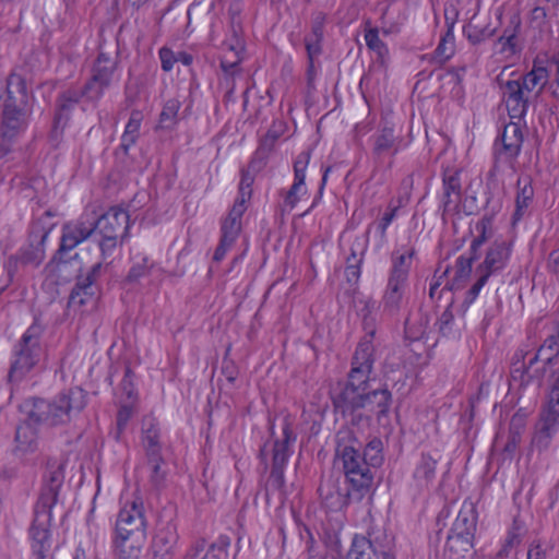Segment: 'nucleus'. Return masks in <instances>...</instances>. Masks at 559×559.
<instances>
[{
	"instance_id": "nucleus-13",
	"label": "nucleus",
	"mask_w": 559,
	"mask_h": 559,
	"mask_svg": "<svg viewBox=\"0 0 559 559\" xmlns=\"http://www.w3.org/2000/svg\"><path fill=\"white\" fill-rule=\"evenodd\" d=\"M49 233L50 228H46L40 221L32 224L27 245L20 250L19 260L21 263L38 266L44 261L45 242Z\"/></svg>"
},
{
	"instance_id": "nucleus-58",
	"label": "nucleus",
	"mask_w": 559,
	"mask_h": 559,
	"mask_svg": "<svg viewBox=\"0 0 559 559\" xmlns=\"http://www.w3.org/2000/svg\"><path fill=\"white\" fill-rule=\"evenodd\" d=\"M119 242L122 243L121 238H117L115 236H102V240L99 241L102 257L104 259L110 257Z\"/></svg>"
},
{
	"instance_id": "nucleus-48",
	"label": "nucleus",
	"mask_w": 559,
	"mask_h": 559,
	"mask_svg": "<svg viewBox=\"0 0 559 559\" xmlns=\"http://www.w3.org/2000/svg\"><path fill=\"white\" fill-rule=\"evenodd\" d=\"M104 271L105 267L102 262L95 263L85 275L79 274L76 276V281L85 285L92 286L93 289L98 290L97 282L100 278Z\"/></svg>"
},
{
	"instance_id": "nucleus-63",
	"label": "nucleus",
	"mask_w": 559,
	"mask_h": 559,
	"mask_svg": "<svg viewBox=\"0 0 559 559\" xmlns=\"http://www.w3.org/2000/svg\"><path fill=\"white\" fill-rule=\"evenodd\" d=\"M142 120H143L142 112L140 110H132L129 121L126 124L124 132L128 134H133L139 138V131H140Z\"/></svg>"
},
{
	"instance_id": "nucleus-51",
	"label": "nucleus",
	"mask_w": 559,
	"mask_h": 559,
	"mask_svg": "<svg viewBox=\"0 0 559 559\" xmlns=\"http://www.w3.org/2000/svg\"><path fill=\"white\" fill-rule=\"evenodd\" d=\"M522 535L519 527H512L506 537V540L501 547V549L498 552L499 557H507L509 556L510 551L518 547L521 543Z\"/></svg>"
},
{
	"instance_id": "nucleus-35",
	"label": "nucleus",
	"mask_w": 559,
	"mask_h": 559,
	"mask_svg": "<svg viewBox=\"0 0 559 559\" xmlns=\"http://www.w3.org/2000/svg\"><path fill=\"white\" fill-rule=\"evenodd\" d=\"M520 27V19L513 16L510 20V24L503 29L502 35L498 38V43L502 45V52L510 51L515 53L519 50L516 40Z\"/></svg>"
},
{
	"instance_id": "nucleus-30",
	"label": "nucleus",
	"mask_w": 559,
	"mask_h": 559,
	"mask_svg": "<svg viewBox=\"0 0 559 559\" xmlns=\"http://www.w3.org/2000/svg\"><path fill=\"white\" fill-rule=\"evenodd\" d=\"M247 209L239 205H233L227 216L223 219L221 225V237L233 242L236 241L241 231V217Z\"/></svg>"
},
{
	"instance_id": "nucleus-25",
	"label": "nucleus",
	"mask_w": 559,
	"mask_h": 559,
	"mask_svg": "<svg viewBox=\"0 0 559 559\" xmlns=\"http://www.w3.org/2000/svg\"><path fill=\"white\" fill-rule=\"evenodd\" d=\"M326 15L318 12L311 22V33L305 37L307 56L314 58L322 52V40Z\"/></svg>"
},
{
	"instance_id": "nucleus-42",
	"label": "nucleus",
	"mask_w": 559,
	"mask_h": 559,
	"mask_svg": "<svg viewBox=\"0 0 559 559\" xmlns=\"http://www.w3.org/2000/svg\"><path fill=\"white\" fill-rule=\"evenodd\" d=\"M475 530L476 521L472 511H461L453 523L451 533L457 535H465V533H468L471 537H474Z\"/></svg>"
},
{
	"instance_id": "nucleus-21",
	"label": "nucleus",
	"mask_w": 559,
	"mask_h": 559,
	"mask_svg": "<svg viewBox=\"0 0 559 559\" xmlns=\"http://www.w3.org/2000/svg\"><path fill=\"white\" fill-rule=\"evenodd\" d=\"M115 396L120 405L117 414V438H119L136 409L138 392L134 386H118Z\"/></svg>"
},
{
	"instance_id": "nucleus-31",
	"label": "nucleus",
	"mask_w": 559,
	"mask_h": 559,
	"mask_svg": "<svg viewBox=\"0 0 559 559\" xmlns=\"http://www.w3.org/2000/svg\"><path fill=\"white\" fill-rule=\"evenodd\" d=\"M495 33L496 28H490L488 24L481 23L476 15L463 27V34L472 45H478L491 38Z\"/></svg>"
},
{
	"instance_id": "nucleus-28",
	"label": "nucleus",
	"mask_w": 559,
	"mask_h": 559,
	"mask_svg": "<svg viewBox=\"0 0 559 559\" xmlns=\"http://www.w3.org/2000/svg\"><path fill=\"white\" fill-rule=\"evenodd\" d=\"M359 304L361 308L358 310V316L361 319L362 330L366 332L364 337H369V342H372L377 332V310L379 306L371 297L360 299Z\"/></svg>"
},
{
	"instance_id": "nucleus-10",
	"label": "nucleus",
	"mask_w": 559,
	"mask_h": 559,
	"mask_svg": "<svg viewBox=\"0 0 559 559\" xmlns=\"http://www.w3.org/2000/svg\"><path fill=\"white\" fill-rule=\"evenodd\" d=\"M373 362V343L369 342V337H362L352 357L347 384H368L370 381H377L376 377L372 376Z\"/></svg>"
},
{
	"instance_id": "nucleus-32",
	"label": "nucleus",
	"mask_w": 559,
	"mask_h": 559,
	"mask_svg": "<svg viewBox=\"0 0 559 559\" xmlns=\"http://www.w3.org/2000/svg\"><path fill=\"white\" fill-rule=\"evenodd\" d=\"M97 289L92 286L85 285L79 281L75 282L68 299V308L74 311L80 310L82 307L95 300Z\"/></svg>"
},
{
	"instance_id": "nucleus-23",
	"label": "nucleus",
	"mask_w": 559,
	"mask_h": 559,
	"mask_svg": "<svg viewBox=\"0 0 559 559\" xmlns=\"http://www.w3.org/2000/svg\"><path fill=\"white\" fill-rule=\"evenodd\" d=\"M549 78L550 70L548 67L544 64L543 60L535 59L532 69L519 80L527 93L537 88L536 96H538L547 86L550 87Z\"/></svg>"
},
{
	"instance_id": "nucleus-34",
	"label": "nucleus",
	"mask_w": 559,
	"mask_h": 559,
	"mask_svg": "<svg viewBox=\"0 0 559 559\" xmlns=\"http://www.w3.org/2000/svg\"><path fill=\"white\" fill-rule=\"evenodd\" d=\"M255 160L252 159L249 164V168L241 169V179L238 188V197L234 202V205L247 209V203L250 201L252 195V185L254 182V176L250 173V168L254 169Z\"/></svg>"
},
{
	"instance_id": "nucleus-14",
	"label": "nucleus",
	"mask_w": 559,
	"mask_h": 559,
	"mask_svg": "<svg viewBox=\"0 0 559 559\" xmlns=\"http://www.w3.org/2000/svg\"><path fill=\"white\" fill-rule=\"evenodd\" d=\"M503 100L511 119L523 120L525 117L530 99L526 88L520 80H509L502 85Z\"/></svg>"
},
{
	"instance_id": "nucleus-52",
	"label": "nucleus",
	"mask_w": 559,
	"mask_h": 559,
	"mask_svg": "<svg viewBox=\"0 0 559 559\" xmlns=\"http://www.w3.org/2000/svg\"><path fill=\"white\" fill-rule=\"evenodd\" d=\"M148 274V266H147V258L143 257L139 262H135L130 271L128 272V275L126 276L127 283H136L140 278Z\"/></svg>"
},
{
	"instance_id": "nucleus-18",
	"label": "nucleus",
	"mask_w": 559,
	"mask_h": 559,
	"mask_svg": "<svg viewBox=\"0 0 559 559\" xmlns=\"http://www.w3.org/2000/svg\"><path fill=\"white\" fill-rule=\"evenodd\" d=\"M33 92L28 90L26 79L12 72L7 78V97L3 105L33 109Z\"/></svg>"
},
{
	"instance_id": "nucleus-9",
	"label": "nucleus",
	"mask_w": 559,
	"mask_h": 559,
	"mask_svg": "<svg viewBox=\"0 0 559 559\" xmlns=\"http://www.w3.org/2000/svg\"><path fill=\"white\" fill-rule=\"evenodd\" d=\"M145 518L142 502L132 500L120 509L116 522V537H138L145 539Z\"/></svg>"
},
{
	"instance_id": "nucleus-33",
	"label": "nucleus",
	"mask_w": 559,
	"mask_h": 559,
	"mask_svg": "<svg viewBox=\"0 0 559 559\" xmlns=\"http://www.w3.org/2000/svg\"><path fill=\"white\" fill-rule=\"evenodd\" d=\"M145 539L138 537H116V554L118 559H140Z\"/></svg>"
},
{
	"instance_id": "nucleus-41",
	"label": "nucleus",
	"mask_w": 559,
	"mask_h": 559,
	"mask_svg": "<svg viewBox=\"0 0 559 559\" xmlns=\"http://www.w3.org/2000/svg\"><path fill=\"white\" fill-rule=\"evenodd\" d=\"M180 109V102L176 98L168 99L159 115L158 126L162 129H171L177 123V116Z\"/></svg>"
},
{
	"instance_id": "nucleus-64",
	"label": "nucleus",
	"mask_w": 559,
	"mask_h": 559,
	"mask_svg": "<svg viewBox=\"0 0 559 559\" xmlns=\"http://www.w3.org/2000/svg\"><path fill=\"white\" fill-rule=\"evenodd\" d=\"M493 214H485L475 225L477 233L492 237L493 228Z\"/></svg>"
},
{
	"instance_id": "nucleus-17",
	"label": "nucleus",
	"mask_w": 559,
	"mask_h": 559,
	"mask_svg": "<svg viewBox=\"0 0 559 559\" xmlns=\"http://www.w3.org/2000/svg\"><path fill=\"white\" fill-rule=\"evenodd\" d=\"M31 114V108L2 105L0 116L1 134L7 138H16L26 129Z\"/></svg>"
},
{
	"instance_id": "nucleus-5",
	"label": "nucleus",
	"mask_w": 559,
	"mask_h": 559,
	"mask_svg": "<svg viewBox=\"0 0 559 559\" xmlns=\"http://www.w3.org/2000/svg\"><path fill=\"white\" fill-rule=\"evenodd\" d=\"M57 486H50L40 495L35 510V520L31 527L32 549L39 559H44L50 549L49 523L52 514L51 509L57 501Z\"/></svg>"
},
{
	"instance_id": "nucleus-6",
	"label": "nucleus",
	"mask_w": 559,
	"mask_h": 559,
	"mask_svg": "<svg viewBox=\"0 0 559 559\" xmlns=\"http://www.w3.org/2000/svg\"><path fill=\"white\" fill-rule=\"evenodd\" d=\"M524 136L521 120L511 121L504 126L503 131L495 141L493 166L488 178H495L498 164L503 162L514 168L515 160L521 153Z\"/></svg>"
},
{
	"instance_id": "nucleus-40",
	"label": "nucleus",
	"mask_w": 559,
	"mask_h": 559,
	"mask_svg": "<svg viewBox=\"0 0 559 559\" xmlns=\"http://www.w3.org/2000/svg\"><path fill=\"white\" fill-rule=\"evenodd\" d=\"M107 379L110 383L133 384L134 372L127 361H118L111 365Z\"/></svg>"
},
{
	"instance_id": "nucleus-15",
	"label": "nucleus",
	"mask_w": 559,
	"mask_h": 559,
	"mask_svg": "<svg viewBox=\"0 0 559 559\" xmlns=\"http://www.w3.org/2000/svg\"><path fill=\"white\" fill-rule=\"evenodd\" d=\"M512 243L497 239L487 249L484 261L476 267V273H484L491 276L502 271L511 257Z\"/></svg>"
},
{
	"instance_id": "nucleus-45",
	"label": "nucleus",
	"mask_w": 559,
	"mask_h": 559,
	"mask_svg": "<svg viewBox=\"0 0 559 559\" xmlns=\"http://www.w3.org/2000/svg\"><path fill=\"white\" fill-rule=\"evenodd\" d=\"M341 552L337 545L334 547H320L313 544L308 546L307 559H340Z\"/></svg>"
},
{
	"instance_id": "nucleus-46",
	"label": "nucleus",
	"mask_w": 559,
	"mask_h": 559,
	"mask_svg": "<svg viewBox=\"0 0 559 559\" xmlns=\"http://www.w3.org/2000/svg\"><path fill=\"white\" fill-rule=\"evenodd\" d=\"M401 207V201L397 202V204H394L393 201H391L388 205L386 212L383 214L381 219L379 221L377 225V231L379 233L381 239H384L386 236V229L390 226V224L393 222V219L396 217L397 211Z\"/></svg>"
},
{
	"instance_id": "nucleus-7",
	"label": "nucleus",
	"mask_w": 559,
	"mask_h": 559,
	"mask_svg": "<svg viewBox=\"0 0 559 559\" xmlns=\"http://www.w3.org/2000/svg\"><path fill=\"white\" fill-rule=\"evenodd\" d=\"M119 51L110 55L99 47V52L91 68V76L84 83L90 94L99 102L105 91L109 88L114 82L116 72L119 68Z\"/></svg>"
},
{
	"instance_id": "nucleus-56",
	"label": "nucleus",
	"mask_w": 559,
	"mask_h": 559,
	"mask_svg": "<svg viewBox=\"0 0 559 559\" xmlns=\"http://www.w3.org/2000/svg\"><path fill=\"white\" fill-rule=\"evenodd\" d=\"M68 122V120L60 118V116H53L52 129L50 131L49 139L55 146H57L61 141L63 130Z\"/></svg>"
},
{
	"instance_id": "nucleus-54",
	"label": "nucleus",
	"mask_w": 559,
	"mask_h": 559,
	"mask_svg": "<svg viewBox=\"0 0 559 559\" xmlns=\"http://www.w3.org/2000/svg\"><path fill=\"white\" fill-rule=\"evenodd\" d=\"M289 456L288 447L286 442H275L273 449V465L274 468H282L287 462Z\"/></svg>"
},
{
	"instance_id": "nucleus-24",
	"label": "nucleus",
	"mask_w": 559,
	"mask_h": 559,
	"mask_svg": "<svg viewBox=\"0 0 559 559\" xmlns=\"http://www.w3.org/2000/svg\"><path fill=\"white\" fill-rule=\"evenodd\" d=\"M518 192L515 198V210L512 215V224L515 225L522 219L524 213L534 198V189L531 177H520L516 181Z\"/></svg>"
},
{
	"instance_id": "nucleus-61",
	"label": "nucleus",
	"mask_w": 559,
	"mask_h": 559,
	"mask_svg": "<svg viewBox=\"0 0 559 559\" xmlns=\"http://www.w3.org/2000/svg\"><path fill=\"white\" fill-rule=\"evenodd\" d=\"M324 504L332 511H341L346 504V499L338 492L333 491L323 498Z\"/></svg>"
},
{
	"instance_id": "nucleus-27",
	"label": "nucleus",
	"mask_w": 559,
	"mask_h": 559,
	"mask_svg": "<svg viewBox=\"0 0 559 559\" xmlns=\"http://www.w3.org/2000/svg\"><path fill=\"white\" fill-rule=\"evenodd\" d=\"M479 258V254H472L468 250L466 254H462L455 262V274L452 282L444 285V289L453 290L463 287L472 273L473 263Z\"/></svg>"
},
{
	"instance_id": "nucleus-4",
	"label": "nucleus",
	"mask_w": 559,
	"mask_h": 559,
	"mask_svg": "<svg viewBox=\"0 0 559 559\" xmlns=\"http://www.w3.org/2000/svg\"><path fill=\"white\" fill-rule=\"evenodd\" d=\"M44 326L37 319L25 331L14 347V360L9 371V381H22L23 377L37 364L41 347Z\"/></svg>"
},
{
	"instance_id": "nucleus-39",
	"label": "nucleus",
	"mask_w": 559,
	"mask_h": 559,
	"mask_svg": "<svg viewBox=\"0 0 559 559\" xmlns=\"http://www.w3.org/2000/svg\"><path fill=\"white\" fill-rule=\"evenodd\" d=\"M143 445L148 454L159 453L158 430L153 418L143 421Z\"/></svg>"
},
{
	"instance_id": "nucleus-44",
	"label": "nucleus",
	"mask_w": 559,
	"mask_h": 559,
	"mask_svg": "<svg viewBox=\"0 0 559 559\" xmlns=\"http://www.w3.org/2000/svg\"><path fill=\"white\" fill-rule=\"evenodd\" d=\"M371 466L380 465L382 462V442L380 439H372L365 448L364 456Z\"/></svg>"
},
{
	"instance_id": "nucleus-62",
	"label": "nucleus",
	"mask_w": 559,
	"mask_h": 559,
	"mask_svg": "<svg viewBox=\"0 0 559 559\" xmlns=\"http://www.w3.org/2000/svg\"><path fill=\"white\" fill-rule=\"evenodd\" d=\"M280 135H281V131L270 129L267 131V133L264 135V138L261 140L260 147L258 148L257 154H260L263 152L269 153L273 148V146H274L276 140L280 138Z\"/></svg>"
},
{
	"instance_id": "nucleus-43",
	"label": "nucleus",
	"mask_w": 559,
	"mask_h": 559,
	"mask_svg": "<svg viewBox=\"0 0 559 559\" xmlns=\"http://www.w3.org/2000/svg\"><path fill=\"white\" fill-rule=\"evenodd\" d=\"M15 440L20 450L32 451L34 449L36 438L29 425H23L16 429Z\"/></svg>"
},
{
	"instance_id": "nucleus-12",
	"label": "nucleus",
	"mask_w": 559,
	"mask_h": 559,
	"mask_svg": "<svg viewBox=\"0 0 559 559\" xmlns=\"http://www.w3.org/2000/svg\"><path fill=\"white\" fill-rule=\"evenodd\" d=\"M559 429V386H550L547 402L537 424L535 441L547 445Z\"/></svg>"
},
{
	"instance_id": "nucleus-19",
	"label": "nucleus",
	"mask_w": 559,
	"mask_h": 559,
	"mask_svg": "<svg viewBox=\"0 0 559 559\" xmlns=\"http://www.w3.org/2000/svg\"><path fill=\"white\" fill-rule=\"evenodd\" d=\"M81 99H84L85 102L93 105L98 103L94 95L87 92L85 85H83L81 88L70 87L58 95L56 99L55 116H60V118L69 121L71 111L80 103Z\"/></svg>"
},
{
	"instance_id": "nucleus-57",
	"label": "nucleus",
	"mask_w": 559,
	"mask_h": 559,
	"mask_svg": "<svg viewBox=\"0 0 559 559\" xmlns=\"http://www.w3.org/2000/svg\"><path fill=\"white\" fill-rule=\"evenodd\" d=\"M230 26L234 41L229 44V49L237 52L243 48V44L241 39L242 28L240 22L236 20V16L231 17Z\"/></svg>"
},
{
	"instance_id": "nucleus-2",
	"label": "nucleus",
	"mask_w": 559,
	"mask_h": 559,
	"mask_svg": "<svg viewBox=\"0 0 559 559\" xmlns=\"http://www.w3.org/2000/svg\"><path fill=\"white\" fill-rule=\"evenodd\" d=\"M85 405V395L82 386L71 388L67 396L52 403L37 401L29 414L34 424L57 426L68 421L70 412L80 411Z\"/></svg>"
},
{
	"instance_id": "nucleus-60",
	"label": "nucleus",
	"mask_w": 559,
	"mask_h": 559,
	"mask_svg": "<svg viewBox=\"0 0 559 559\" xmlns=\"http://www.w3.org/2000/svg\"><path fill=\"white\" fill-rule=\"evenodd\" d=\"M13 275V266L0 260V295L11 285Z\"/></svg>"
},
{
	"instance_id": "nucleus-53",
	"label": "nucleus",
	"mask_w": 559,
	"mask_h": 559,
	"mask_svg": "<svg viewBox=\"0 0 559 559\" xmlns=\"http://www.w3.org/2000/svg\"><path fill=\"white\" fill-rule=\"evenodd\" d=\"M436 472V462L430 457H423L419 466L416 468L415 476L418 479L429 481Z\"/></svg>"
},
{
	"instance_id": "nucleus-3",
	"label": "nucleus",
	"mask_w": 559,
	"mask_h": 559,
	"mask_svg": "<svg viewBox=\"0 0 559 559\" xmlns=\"http://www.w3.org/2000/svg\"><path fill=\"white\" fill-rule=\"evenodd\" d=\"M414 254V249L399 255L396 253L392 254V267L382 296L384 313L395 316L401 310Z\"/></svg>"
},
{
	"instance_id": "nucleus-11",
	"label": "nucleus",
	"mask_w": 559,
	"mask_h": 559,
	"mask_svg": "<svg viewBox=\"0 0 559 559\" xmlns=\"http://www.w3.org/2000/svg\"><path fill=\"white\" fill-rule=\"evenodd\" d=\"M365 389L366 386H345L342 394L349 407L354 409L373 406L379 417L385 415L390 407L391 393L386 389L365 393Z\"/></svg>"
},
{
	"instance_id": "nucleus-8",
	"label": "nucleus",
	"mask_w": 559,
	"mask_h": 559,
	"mask_svg": "<svg viewBox=\"0 0 559 559\" xmlns=\"http://www.w3.org/2000/svg\"><path fill=\"white\" fill-rule=\"evenodd\" d=\"M338 455L343 461L344 472L352 489L364 496L372 486L371 465L352 445L338 450Z\"/></svg>"
},
{
	"instance_id": "nucleus-50",
	"label": "nucleus",
	"mask_w": 559,
	"mask_h": 559,
	"mask_svg": "<svg viewBox=\"0 0 559 559\" xmlns=\"http://www.w3.org/2000/svg\"><path fill=\"white\" fill-rule=\"evenodd\" d=\"M104 271L105 267L102 262L95 263L85 275L79 274L76 276V281L85 285L92 286L93 289L98 290L97 282L100 278Z\"/></svg>"
},
{
	"instance_id": "nucleus-55",
	"label": "nucleus",
	"mask_w": 559,
	"mask_h": 559,
	"mask_svg": "<svg viewBox=\"0 0 559 559\" xmlns=\"http://www.w3.org/2000/svg\"><path fill=\"white\" fill-rule=\"evenodd\" d=\"M547 62L555 71V79L550 84L551 96L559 102V51L555 52Z\"/></svg>"
},
{
	"instance_id": "nucleus-36",
	"label": "nucleus",
	"mask_w": 559,
	"mask_h": 559,
	"mask_svg": "<svg viewBox=\"0 0 559 559\" xmlns=\"http://www.w3.org/2000/svg\"><path fill=\"white\" fill-rule=\"evenodd\" d=\"M365 40L367 47L377 55V62L381 66H385L389 59V49L385 43L380 39L378 28L367 29Z\"/></svg>"
},
{
	"instance_id": "nucleus-20",
	"label": "nucleus",
	"mask_w": 559,
	"mask_h": 559,
	"mask_svg": "<svg viewBox=\"0 0 559 559\" xmlns=\"http://www.w3.org/2000/svg\"><path fill=\"white\" fill-rule=\"evenodd\" d=\"M178 539L176 524L168 522L160 526L153 540L154 559H171Z\"/></svg>"
},
{
	"instance_id": "nucleus-38",
	"label": "nucleus",
	"mask_w": 559,
	"mask_h": 559,
	"mask_svg": "<svg viewBox=\"0 0 559 559\" xmlns=\"http://www.w3.org/2000/svg\"><path fill=\"white\" fill-rule=\"evenodd\" d=\"M473 539L468 533L465 535H457L451 533L448 537L447 547L451 554L457 557H464L465 554L469 552L473 548Z\"/></svg>"
},
{
	"instance_id": "nucleus-1",
	"label": "nucleus",
	"mask_w": 559,
	"mask_h": 559,
	"mask_svg": "<svg viewBox=\"0 0 559 559\" xmlns=\"http://www.w3.org/2000/svg\"><path fill=\"white\" fill-rule=\"evenodd\" d=\"M129 228L130 215L119 206H111L106 213L91 222L81 218L73 223H67L62 227L60 246L55 259L61 261L67 252L90 238L96 230L102 236H115L123 241L128 237Z\"/></svg>"
},
{
	"instance_id": "nucleus-26",
	"label": "nucleus",
	"mask_w": 559,
	"mask_h": 559,
	"mask_svg": "<svg viewBox=\"0 0 559 559\" xmlns=\"http://www.w3.org/2000/svg\"><path fill=\"white\" fill-rule=\"evenodd\" d=\"M183 559H228V551L215 544L207 546L206 540L200 538L191 545Z\"/></svg>"
},
{
	"instance_id": "nucleus-16",
	"label": "nucleus",
	"mask_w": 559,
	"mask_h": 559,
	"mask_svg": "<svg viewBox=\"0 0 559 559\" xmlns=\"http://www.w3.org/2000/svg\"><path fill=\"white\" fill-rule=\"evenodd\" d=\"M311 157L310 151H302L299 153L294 162V183L292 187L282 193L284 209L293 210L301 194H305L307 189L305 187L306 169Z\"/></svg>"
},
{
	"instance_id": "nucleus-47",
	"label": "nucleus",
	"mask_w": 559,
	"mask_h": 559,
	"mask_svg": "<svg viewBox=\"0 0 559 559\" xmlns=\"http://www.w3.org/2000/svg\"><path fill=\"white\" fill-rule=\"evenodd\" d=\"M457 170H447L443 174V191L453 193L455 201L460 200L461 182Z\"/></svg>"
},
{
	"instance_id": "nucleus-29",
	"label": "nucleus",
	"mask_w": 559,
	"mask_h": 559,
	"mask_svg": "<svg viewBox=\"0 0 559 559\" xmlns=\"http://www.w3.org/2000/svg\"><path fill=\"white\" fill-rule=\"evenodd\" d=\"M559 355V322L554 326L552 333L549 334L538 348L537 353L530 359V364L542 360L546 365H551Z\"/></svg>"
},
{
	"instance_id": "nucleus-49",
	"label": "nucleus",
	"mask_w": 559,
	"mask_h": 559,
	"mask_svg": "<svg viewBox=\"0 0 559 559\" xmlns=\"http://www.w3.org/2000/svg\"><path fill=\"white\" fill-rule=\"evenodd\" d=\"M104 271L105 267L102 262L95 263L85 275L79 274L76 276V281L85 285L92 286L93 289L98 290L97 282L100 278Z\"/></svg>"
},
{
	"instance_id": "nucleus-22",
	"label": "nucleus",
	"mask_w": 559,
	"mask_h": 559,
	"mask_svg": "<svg viewBox=\"0 0 559 559\" xmlns=\"http://www.w3.org/2000/svg\"><path fill=\"white\" fill-rule=\"evenodd\" d=\"M401 139L395 135L392 127L384 126L373 136L372 155L377 163H381L385 155L394 156L400 150Z\"/></svg>"
},
{
	"instance_id": "nucleus-37",
	"label": "nucleus",
	"mask_w": 559,
	"mask_h": 559,
	"mask_svg": "<svg viewBox=\"0 0 559 559\" xmlns=\"http://www.w3.org/2000/svg\"><path fill=\"white\" fill-rule=\"evenodd\" d=\"M373 546L366 537H355L347 554V559H377Z\"/></svg>"
},
{
	"instance_id": "nucleus-59",
	"label": "nucleus",
	"mask_w": 559,
	"mask_h": 559,
	"mask_svg": "<svg viewBox=\"0 0 559 559\" xmlns=\"http://www.w3.org/2000/svg\"><path fill=\"white\" fill-rule=\"evenodd\" d=\"M163 71L170 72L177 62L176 53L168 47H162L158 51Z\"/></svg>"
}]
</instances>
